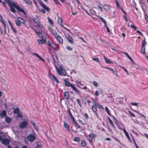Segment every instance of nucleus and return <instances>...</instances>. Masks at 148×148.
<instances>
[{
    "mask_svg": "<svg viewBox=\"0 0 148 148\" xmlns=\"http://www.w3.org/2000/svg\"><path fill=\"white\" fill-rule=\"evenodd\" d=\"M32 54L33 55H35L36 57L38 58L39 60H41L43 62H45V60L43 59L42 57H41L38 54L36 53H33Z\"/></svg>",
    "mask_w": 148,
    "mask_h": 148,
    "instance_id": "27",
    "label": "nucleus"
},
{
    "mask_svg": "<svg viewBox=\"0 0 148 148\" xmlns=\"http://www.w3.org/2000/svg\"><path fill=\"white\" fill-rule=\"evenodd\" d=\"M135 112L137 114L140 115L141 116L143 117L145 119H146L145 116L143 114L140 113L139 112L137 111H136Z\"/></svg>",
    "mask_w": 148,
    "mask_h": 148,
    "instance_id": "38",
    "label": "nucleus"
},
{
    "mask_svg": "<svg viewBox=\"0 0 148 148\" xmlns=\"http://www.w3.org/2000/svg\"><path fill=\"white\" fill-rule=\"evenodd\" d=\"M73 121L75 127L77 129H80L81 128V126L79 125L75 120V119L72 120Z\"/></svg>",
    "mask_w": 148,
    "mask_h": 148,
    "instance_id": "17",
    "label": "nucleus"
},
{
    "mask_svg": "<svg viewBox=\"0 0 148 148\" xmlns=\"http://www.w3.org/2000/svg\"><path fill=\"white\" fill-rule=\"evenodd\" d=\"M8 3H7L9 6L10 7V10L11 11L13 12V13L15 12V9L13 7V6L12 5V2L11 1H9L8 2Z\"/></svg>",
    "mask_w": 148,
    "mask_h": 148,
    "instance_id": "14",
    "label": "nucleus"
},
{
    "mask_svg": "<svg viewBox=\"0 0 148 148\" xmlns=\"http://www.w3.org/2000/svg\"><path fill=\"white\" fill-rule=\"evenodd\" d=\"M17 116L18 117L22 118L23 117V116L21 113L18 112L17 113Z\"/></svg>",
    "mask_w": 148,
    "mask_h": 148,
    "instance_id": "54",
    "label": "nucleus"
},
{
    "mask_svg": "<svg viewBox=\"0 0 148 148\" xmlns=\"http://www.w3.org/2000/svg\"><path fill=\"white\" fill-rule=\"evenodd\" d=\"M145 18L146 21L148 22V16L147 15H145Z\"/></svg>",
    "mask_w": 148,
    "mask_h": 148,
    "instance_id": "64",
    "label": "nucleus"
},
{
    "mask_svg": "<svg viewBox=\"0 0 148 148\" xmlns=\"http://www.w3.org/2000/svg\"><path fill=\"white\" fill-rule=\"evenodd\" d=\"M15 23L16 25L18 27H20L21 26V22L20 21H15Z\"/></svg>",
    "mask_w": 148,
    "mask_h": 148,
    "instance_id": "48",
    "label": "nucleus"
},
{
    "mask_svg": "<svg viewBox=\"0 0 148 148\" xmlns=\"http://www.w3.org/2000/svg\"><path fill=\"white\" fill-rule=\"evenodd\" d=\"M128 112L130 114L131 116L134 117H135V116L134 114L132 113L130 111H129Z\"/></svg>",
    "mask_w": 148,
    "mask_h": 148,
    "instance_id": "57",
    "label": "nucleus"
},
{
    "mask_svg": "<svg viewBox=\"0 0 148 148\" xmlns=\"http://www.w3.org/2000/svg\"><path fill=\"white\" fill-rule=\"evenodd\" d=\"M7 114L5 110H3L1 112L0 114V117L2 118H3L4 117L6 116Z\"/></svg>",
    "mask_w": 148,
    "mask_h": 148,
    "instance_id": "21",
    "label": "nucleus"
},
{
    "mask_svg": "<svg viewBox=\"0 0 148 148\" xmlns=\"http://www.w3.org/2000/svg\"><path fill=\"white\" fill-rule=\"evenodd\" d=\"M47 45L49 46H50V47H51L52 46L51 45V42L49 41H47Z\"/></svg>",
    "mask_w": 148,
    "mask_h": 148,
    "instance_id": "63",
    "label": "nucleus"
},
{
    "mask_svg": "<svg viewBox=\"0 0 148 148\" xmlns=\"http://www.w3.org/2000/svg\"><path fill=\"white\" fill-rule=\"evenodd\" d=\"M110 124L112 126L113 128H115V127L113 124V123L112 120L109 121Z\"/></svg>",
    "mask_w": 148,
    "mask_h": 148,
    "instance_id": "52",
    "label": "nucleus"
},
{
    "mask_svg": "<svg viewBox=\"0 0 148 148\" xmlns=\"http://www.w3.org/2000/svg\"><path fill=\"white\" fill-rule=\"evenodd\" d=\"M92 59L95 61H96L97 62H98L99 63H100V61L99 60V58H92Z\"/></svg>",
    "mask_w": 148,
    "mask_h": 148,
    "instance_id": "46",
    "label": "nucleus"
},
{
    "mask_svg": "<svg viewBox=\"0 0 148 148\" xmlns=\"http://www.w3.org/2000/svg\"><path fill=\"white\" fill-rule=\"evenodd\" d=\"M132 140L133 141V142L134 143V144L135 147H136V148H139L138 146L137 145V144L136 142V141L134 138H132Z\"/></svg>",
    "mask_w": 148,
    "mask_h": 148,
    "instance_id": "42",
    "label": "nucleus"
},
{
    "mask_svg": "<svg viewBox=\"0 0 148 148\" xmlns=\"http://www.w3.org/2000/svg\"><path fill=\"white\" fill-rule=\"evenodd\" d=\"M40 5L44 9H42L41 10V12L43 14H45V10L48 12H49L50 9L49 8L47 7L44 3L42 2H41L40 3Z\"/></svg>",
    "mask_w": 148,
    "mask_h": 148,
    "instance_id": "4",
    "label": "nucleus"
},
{
    "mask_svg": "<svg viewBox=\"0 0 148 148\" xmlns=\"http://www.w3.org/2000/svg\"><path fill=\"white\" fill-rule=\"evenodd\" d=\"M79 122L82 125H86V123H84L83 121L80 119H79L78 120Z\"/></svg>",
    "mask_w": 148,
    "mask_h": 148,
    "instance_id": "44",
    "label": "nucleus"
},
{
    "mask_svg": "<svg viewBox=\"0 0 148 148\" xmlns=\"http://www.w3.org/2000/svg\"><path fill=\"white\" fill-rule=\"evenodd\" d=\"M12 4L13 6L15 8L19 11L23 13L24 14H26L25 12L21 8L19 7L18 5H16L12 1Z\"/></svg>",
    "mask_w": 148,
    "mask_h": 148,
    "instance_id": "9",
    "label": "nucleus"
},
{
    "mask_svg": "<svg viewBox=\"0 0 148 148\" xmlns=\"http://www.w3.org/2000/svg\"><path fill=\"white\" fill-rule=\"evenodd\" d=\"M89 11L92 15L97 16L95 11L92 9H90L89 10Z\"/></svg>",
    "mask_w": 148,
    "mask_h": 148,
    "instance_id": "32",
    "label": "nucleus"
},
{
    "mask_svg": "<svg viewBox=\"0 0 148 148\" xmlns=\"http://www.w3.org/2000/svg\"><path fill=\"white\" fill-rule=\"evenodd\" d=\"M113 118L114 119V121L115 123L116 124V125H117V124H119V123L118 122V121L115 118V117L114 116H113Z\"/></svg>",
    "mask_w": 148,
    "mask_h": 148,
    "instance_id": "47",
    "label": "nucleus"
},
{
    "mask_svg": "<svg viewBox=\"0 0 148 148\" xmlns=\"http://www.w3.org/2000/svg\"><path fill=\"white\" fill-rule=\"evenodd\" d=\"M32 20L36 24V25H35L36 27H38L42 29L44 28L43 25L39 21V20L38 19L34 18H32Z\"/></svg>",
    "mask_w": 148,
    "mask_h": 148,
    "instance_id": "2",
    "label": "nucleus"
},
{
    "mask_svg": "<svg viewBox=\"0 0 148 148\" xmlns=\"http://www.w3.org/2000/svg\"><path fill=\"white\" fill-rule=\"evenodd\" d=\"M66 38L70 43L72 44L74 43L73 40L70 36L68 35L67 36H66Z\"/></svg>",
    "mask_w": 148,
    "mask_h": 148,
    "instance_id": "19",
    "label": "nucleus"
},
{
    "mask_svg": "<svg viewBox=\"0 0 148 148\" xmlns=\"http://www.w3.org/2000/svg\"><path fill=\"white\" fill-rule=\"evenodd\" d=\"M62 18L60 17H58V22L59 24L62 27L66 30L69 32L71 33V31L69 29H67L66 27H64L62 24Z\"/></svg>",
    "mask_w": 148,
    "mask_h": 148,
    "instance_id": "7",
    "label": "nucleus"
},
{
    "mask_svg": "<svg viewBox=\"0 0 148 148\" xmlns=\"http://www.w3.org/2000/svg\"><path fill=\"white\" fill-rule=\"evenodd\" d=\"M11 119L8 116H6L5 117V121L7 123H9L11 122Z\"/></svg>",
    "mask_w": 148,
    "mask_h": 148,
    "instance_id": "30",
    "label": "nucleus"
},
{
    "mask_svg": "<svg viewBox=\"0 0 148 148\" xmlns=\"http://www.w3.org/2000/svg\"><path fill=\"white\" fill-rule=\"evenodd\" d=\"M130 103L132 106H137L138 105V103H136L131 102Z\"/></svg>",
    "mask_w": 148,
    "mask_h": 148,
    "instance_id": "62",
    "label": "nucleus"
},
{
    "mask_svg": "<svg viewBox=\"0 0 148 148\" xmlns=\"http://www.w3.org/2000/svg\"><path fill=\"white\" fill-rule=\"evenodd\" d=\"M28 123L26 121L21 122L19 124V127L22 129L25 128L27 127Z\"/></svg>",
    "mask_w": 148,
    "mask_h": 148,
    "instance_id": "10",
    "label": "nucleus"
},
{
    "mask_svg": "<svg viewBox=\"0 0 148 148\" xmlns=\"http://www.w3.org/2000/svg\"><path fill=\"white\" fill-rule=\"evenodd\" d=\"M78 104L80 106H81V104L79 99H77L76 100Z\"/></svg>",
    "mask_w": 148,
    "mask_h": 148,
    "instance_id": "58",
    "label": "nucleus"
},
{
    "mask_svg": "<svg viewBox=\"0 0 148 148\" xmlns=\"http://www.w3.org/2000/svg\"><path fill=\"white\" fill-rule=\"evenodd\" d=\"M92 111L94 112V113L95 114L96 116L97 117H99V116L98 114H97V109H95V108H92Z\"/></svg>",
    "mask_w": 148,
    "mask_h": 148,
    "instance_id": "33",
    "label": "nucleus"
},
{
    "mask_svg": "<svg viewBox=\"0 0 148 148\" xmlns=\"http://www.w3.org/2000/svg\"><path fill=\"white\" fill-rule=\"evenodd\" d=\"M28 141L30 142L34 141L36 139V136L34 134H30L28 136L27 138Z\"/></svg>",
    "mask_w": 148,
    "mask_h": 148,
    "instance_id": "8",
    "label": "nucleus"
},
{
    "mask_svg": "<svg viewBox=\"0 0 148 148\" xmlns=\"http://www.w3.org/2000/svg\"><path fill=\"white\" fill-rule=\"evenodd\" d=\"M64 98L66 99H68L69 97V94L67 91L65 92L64 93Z\"/></svg>",
    "mask_w": 148,
    "mask_h": 148,
    "instance_id": "24",
    "label": "nucleus"
},
{
    "mask_svg": "<svg viewBox=\"0 0 148 148\" xmlns=\"http://www.w3.org/2000/svg\"><path fill=\"white\" fill-rule=\"evenodd\" d=\"M49 77L52 81H55L57 83H59V81L58 80L57 78L53 74H50L49 75Z\"/></svg>",
    "mask_w": 148,
    "mask_h": 148,
    "instance_id": "12",
    "label": "nucleus"
},
{
    "mask_svg": "<svg viewBox=\"0 0 148 148\" xmlns=\"http://www.w3.org/2000/svg\"><path fill=\"white\" fill-rule=\"evenodd\" d=\"M130 27L131 28L134 29V30H136L137 28L135 26H134L133 25H130Z\"/></svg>",
    "mask_w": 148,
    "mask_h": 148,
    "instance_id": "56",
    "label": "nucleus"
},
{
    "mask_svg": "<svg viewBox=\"0 0 148 148\" xmlns=\"http://www.w3.org/2000/svg\"><path fill=\"white\" fill-rule=\"evenodd\" d=\"M123 130L127 137V138L128 140L131 143H132L131 139L127 132L126 131L125 129L123 128Z\"/></svg>",
    "mask_w": 148,
    "mask_h": 148,
    "instance_id": "15",
    "label": "nucleus"
},
{
    "mask_svg": "<svg viewBox=\"0 0 148 148\" xmlns=\"http://www.w3.org/2000/svg\"><path fill=\"white\" fill-rule=\"evenodd\" d=\"M65 85L68 87H71L78 95H80V92L73 84H71L69 81L65 79L64 80Z\"/></svg>",
    "mask_w": 148,
    "mask_h": 148,
    "instance_id": "1",
    "label": "nucleus"
},
{
    "mask_svg": "<svg viewBox=\"0 0 148 148\" xmlns=\"http://www.w3.org/2000/svg\"><path fill=\"white\" fill-rule=\"evenodd\" d=\"M1 141L2 143L5 145H8L10 143V141L9 139L6 138H2Z\"/></svg>",
    "mask_w": 148,
    "mask_h": 148,
    "instance_id": "13",
    "label": "nucleus"
},
{
    "mask_svg": "<svg viewBox=\"0 0 148 148\" xmlns=\"http://www.w3.org/2000/svg\"><path fill=\"white\" fill-rule=\"evenodd\" d=\"M31 122L32 124V125L34 127L35 129L37 131H38L39 130L38 128V126L36 125V124L35 123L34 121H31Z\"/></svg>",
    "mask_w": 148,
    "mask_h": 148,
    "instance_id": "25",
    "label": "nucleus"
},
{
    "mask_svg": "<svg viewBox=\"0 0 148 148\" xmlns=\"http://www.w3.org/2000/svg\"><path fill=\"white\" fill-rule=\"evenodd\" d=\"M106 69H109L110 71H111L113 74H114L115 73V70H114L112 68H108V67H106L105 68Z\"/></svg>",
    "mask_w": 148,
    "mask_h": 148,
    "instance_id": "41",
    "label": "nucleus"
},
{
    "mask_svg": "<svg viewBox=\"0 0 148 148\" xmlns=\"http://www.w3.org/2000/svg\"><path fill=\"white\" fill-rule=\"evenodd\" d=\"M52 34L54 36L58 42L61 45H63V39L62 37L56 33H52Z\"/></svg>",
    "mask_w": 148,
    "mask_h": 148,
    "instance_id": "3",
    "label": "nucleus"
},
{
    "mask_svg": "<svg viewBox=\"0 0 148 148\" xmlns=\"http://www.w3.org/2000/svg\"><path fill=\"white\" fill-rule=\"evenodd\" d=\"M54 2L57 5L60 4L61 5V4L60 3L58 0H53Z\"/></svg>",
    "mask_w": 148,
    "mask_h": 148,
    "instance_id": "53",
    "label": "nucleus"
},
{
    "mask_svg": "<svg viewBox=\"0 0 148 148\" xmlns=\"http://www.w3.org/2000/svg\"><path fill=\"white\" fill-rule=\"evenodd\" d=\"M66 48L68 50L71 51L73 50V48L69 46H67L66 47Z\"/></svg>",
    "mask_w": 148,
    "mask_h": 148,
    "instance_id": "51",
    "label": "nucleus"
},
{
    "mask_svg": "<svg viewBox=\"0 0 148 148\" xmlns=\"http://www.w3.org/2000/svg\"><path fill=\"white\" fill-rule=\"evenodd\" d=\"M67 111L68 112V115L70 117L72 120L75 119L72 114L69 108H68Z\"/></svg>",
    "mask_w": 148,
    "mask_h": 148,
    "instance_id": "23",
    "label": "nucleus"
},
{
    "mask_svg": "<svg viewBox=\"0 0 148 148\" xmlns=\"http://www.w3.org/2000/svg\"><path fill=\"white\" fill-rule=\"evenodd\" d=\"M117 127L120 130H123V128H122V127H121V126L119 124H117V125H116Z\"/></svg>",
    "mask_w": 148,
    "mask_h": 148,
    "instance_id": "60",
    "label": "nucleus"
},
{
    "mask_svg": "<svg viewBox=\"0 0 148 148\" xmlns=\"http://www.w3.org/2000/svg\"><path fill=\"white\" fill-rule=\"evenodd\" d=\"M105 110H106V111L107 114L108 115H110V116H111L110 113L109 112V110L108 109V108L107 107H106L105 108Z\"/></svg>",
    "mask_w": 148,
    "mask_h": 148,
    "instance_id": "45",
    "label": "nucleus"
},
{
    "mask_svg": "<svg viewBox=\"0 0 148 148\" xmlns=\"http://www.w3.org/2000/svg\"><path fill=\"white\" fill-rule=\"evenodd\" d=\"M81 146L83 147H85L86 146V141L84 140H82L81 142Z\"/></svg>",
    "mask_w": 148,
    "mask_h": 148,
    "instance_id": "34",
    "label": "nucleus"
},
{
    "mask_svg": "<svg viewBox=\"0 0 148 148\" xmlns=\"http://www.w3.org/2000/svg\"><path fill=\"white\" fill-rule=\"evenodd\" d=\"M147 43V42L145 41V39L143 40L142 42V46L141 49L140 50V52L144 54H145V45Z\"/></svg>",
    "mask_w": 148,
    "mask_h": 148,
    "instance_id": "5",
    "label": "nucleus"
},
{
    "mask_svg": "<svg viewBox=\"0 0 148 148\" xmlns=\"http://www.w3.org/2000/svg\"><path fill=\"white\" fill-rule=\"evenodd\" d=\"M48 20L51 25H53V22L52 20L49 17L47 18Z\"/></svg>",
    "mask_w": 148,
    "mask_h": 148,
    "instance_id": "37",
    "label": "nucleus"
},
{
    "mask_svg": "<svg viewBox=\"0 0 148 148\" xmlns=\"http://www.w3.org/2000/svg\"><path fill=\"white\" fill-rule=\"evenodd\" d=\"M97 16L102 21L104 24V26L106 28V27H108L107 25L106 22L105 20L103 19L102 17L100 16Z\"/></svg>",
    "mask_w": 148,
    "mask_h": 148,
    "instance_id": "20",
    "label": "nucleus"
},
{
    "mask_svg": "<svg viewBox=\"0 0 148 148\" xmlns=\"http://www.w3.org/2000/svg\"><path fill=\"white\" fill-rule=\"evenodd\" d=\"M20 110V108L19 107H17L16 108L14 109V114H17L19 112Z\"/></svg>",
    "mask_w": 148,
    "mask_h": 148,
    "instance_id": "31",
    "label": "nucleus"
},
{
    "mask_svg": "<svg viewBox=\"0 0 148 148\" xmlns=\"http://www.w3.org/2000/svg\"><path fill=\"white\" fill-rule=\"evenodd\" d=\"M32 54L33 55H35L36 57L38 58L39 60H41L43 62H45V60L43 59L42 57H41L38 54L36 53H33Z\"/></svg>",
    "mask_w": 148,
    "mask_h": 148,
    "instance_id": "26",
    "label": "nucleus"
},
{
    "mask_svg": "<svg viewBox=\"0 0 148 148\" xmlns=\"http://www.w3.org/2000/svg\"><path fill=\"white\" fill-rule=\"evenodd\" d=\"M95 136V134L93 133H90L89 135V138L92 139Z\"/></svg>",
    "mask_w": 148,
    "mask_h": 148,
    "instance_id": "39",
    "label": "nucleus"
},
{
    "mask_svg": "<svg viewBox=\"0 0 148 148\" xmlns=\"http://www.w3.org/2000/svg\"><path fill=\"white\" fill-rule=\"evenodd\" d=\"M95 108V109H97V108H98L99 109L101 110H103L104 109V108L103 107L102 105L99 104V103L97 104H95V106H94V107L93 106H91L92 108Z\"/></svg>",
    "mask_w": 148,
    "mask_h": 148,
    "instance_id": "16",
    "label": "nucleus"
},
{
    "mask_svg": "<svg viewBox=\"0 0 148 148\" xmlns=\"http://www.w3.org/2000/svg\"><path fill=\"white\" fill-rule=\"evenodd\" d=\"M84 116L86 120H88L89 119V116H88L87 114L86 113H85L84 114Z\"/></svg>",
    "mask_w": 148,
    "mask_h": 148,
    "instance_id": "50",
    "label": "nucleus"
},
{
    "mask_svg": "<svg viewBox=\"0 0 148 148\" xmlns=\"http://www.w3.org/2000/svg\"><path fill=\"white\" fill-rule=\"evenodd\" d=\"M92 83L93 85L95 86H98L97 83L95 81H93Z\"/></svg>",
    "mask_w": 148,
    "mask_h": 148,
    "instance_id": "61",
    "label": "nucleus"
},
{
    "mask_svg": "<svg viewBox=\"0 0 148 148\" xmlns=\"http://www.w3.org/2000/svg\"><path fill=\"white\" fill-rule=\"evenodd\" d=\"M95 95L97 96H98L99 95V92L98 91L96 90L95 93Z\"/></svg>",
    "mask_w": 148,
    "mask_h": 148,
    "instance_id": "59",
    "label": "nucleus"
},
{
    "mask_svg": "<svg viewBox=\"0 0 148 148\" xmlns=\"http://www.w3.org/2000/svg\"><path fill=\"white\" fill-rule=\"evenodd\" d=\"M104 58L107 64H112V62L110 61V59L106 58L105 56H104Z\"/></svg>",
    "mask_w": 148,
    "mask_h": 148,
    "instance_id": "28",
    "label": "nucleus"
},
{
    "mask_svg": "<svg viewBox=\"0 0 148 148\" xmlns=\"http://www.w3.org/2000/svg\"><path fill=\"white\" fill-rule=\"evenodd\" d=\"M91 100L92 101L93 103L94 104V105H92V106H93L94 107V106H95V104H97L98 103H96L95 102V100L94 98H92Z\"/></svg>",
    "mask_w": 148,
    "mask_h": 148,
    "instance_id": "49",
    "label": "nucleus"
},
{
    "mask_svg": "<svg viewBox=\"0 0 148 148\" xmlns=\"http://www.w3.org/2000/svg\"><path fill=\"white\" fill-rule=\"evenodd\" d=\"M80 138L79 137H75L73 139V140L74 142H78L80 140Z\"/></svg>",
    "mask_w": 148,
    "mask_h": 148,
    "instance_id": "40",
    "label": "nucleus"
},
{
    "mask_svg": "<svg viewBox=\"0 0 148 148\" xmlns=\"http://www.w3.org/2000/svg\"><path fill=\"white\" fill-rule=\"evenodd\" d=\"M75 82L79 86H82L83 85V84H82L81 82L79 81L78 80H76Z\"/></svg>",
    "mask_w": 148,
    "mask_h": 148,
    "instance_id": "35",
    "label": "nucleus"
},
{
    "mask_svg": "<svg viewBox=\"0 0 148 148\" xmlns=\"http://www.w3.org/2000/svg\"><path fill=\"white\" fill-rule=\"evenodd\" d=\"M57 72L60 75L65 76L66 75V72L65 70L62 68H56Z\"/></svg>",
    "mask_w": 148,
    "mask_h": 148,
    "instance_id": "6",
    "label": "nucleus"
},
{
    "mask_svg": "<svg viewBox=\"0 0 148 148\" xmlns=\"http://www.w3.org/2000/svg\"><path fill=\"white\" fill-rule=\"evenodd\" d=\"M120 67L122 68L128 74V75H129V72H128L127 70L126 69H125V68H124V67L121 66H120V65H119V66Z\"/></svg>",
    "mask_w": 148,
    "mask_h": 148,
    "instance_id": "43",
    "label": "nucleus"
},
{
    "mask_svg": "<svg viewBox=\"0 0 148 148\" xmlns=\"http://www.w3.org/2000/svg\"><path fill=\"white\" fill-rule=\"evenodd\" d=\"M64 126L67 131H70L69 125L65 121L64 122Z\"/></svg>",
    "mask_w": 148,
    "mask_h": 148,
    "instance_id": "22",
    "label": "nucleus"
},
{
    "mask_svg": "<svg viewBox=\"0 0 148 148\" xmlns=\"http://www.w3.org/2000/svg\"><path fill=\"white\" fill-rule=\"evenodd\" d=\"M34 32L36 33V34L38 35L39 36L42 34V33L40 32H37L36 30H34Z\"/></svg>",
    "mask_w": 148,
    "mask_h": 148,
    "instance_id": "55",
    "label": "nucleus"
},
{
    "mask_svg": "<svg viewBox=\"0 0 148 148\" xmlns=\"http://www.w3.org/2000/svg\"><path fill=\"white\" fill-rule=\"evenodd\" d=\"M8 22L12 30H13V32L15 33H17V31L16 29H15L13 25H12V23L10 22V21L9 20H8Z\"/></svg>",
    "mask_w": 148,
    "mask_h": 148,
    "instance_id": "18",
    "label": "nucleus"
},
{
    "mask_svg": "<svg viewBox=\"0 0 148 148\" xmlns=\"http://www.w3.org/2000/svg\"><path fill=\"white\" fill-rule=\"evenodd\" d=\"M18 20L20 21H21V23L24 24V25L26 24V23L25 22V21L24 19H23L21 17H18Z\"/></svg>",
    "mask_w": 148,
    "mask_h": 148,
    "instance_id": "29",
    "label": "nucleus"
},
{
    "mask_svg": "<svg viewBox=\"0 0 148 148\" xmlns=\"http://www.w3.org/2000/svg\"><path fill=\"white\" fill-rule=\"evenodd\" d=\"M103 7L104 9L106 10H108L109 9V5H104Z\"/></svg>",
    "mask_w": 148,
    "mask_h": 148,
    "instance_id": "36",
    "label": "nucleus"
},
{
    "mask_svg": "<svg viewBox=\"0 0 148 148\" xmlns=\"http://www.w3.org/2000/svg\"><path fill=\"white\" fill-rule=\"evenodd\" d=\"M41 39H38L37 40V42L39 44L45 43L46 42V38L45 36L44 35H41Z\"/></svg>",
    "mask_w": 148,
    "mask_h": 148,
    "instance_id": "11",
    "label": "nucleus"
}]
</instances>
